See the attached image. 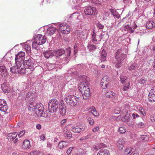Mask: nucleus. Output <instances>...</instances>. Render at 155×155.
Returning a JSON list of instances; mask_svg holds the SVG:
<instances>
[{"label": "nucleus", "instance_id": "1", "mask_svg": "<svg viewBox=\"0 0 155 155\" xmlns=\"http://www.w3.org/2000/svg\"><path fill=\"white\" fill-rule=\"evenodd\" d=\"M28 110L35 112L37 115L39 116H42L44 110L43 105L41 103H36L35 102H31L28 107Z\"/></svg>", "mask_w": 155, "mask_h": 155}, {"label": "nucleus", "instance_id": "2", "mask_svg": "<svg viewBox=\"0 0 155 155\" xmlns=\"http://www.w3.org/2000/svg\"><path fill=\"white\" fill-rule=\"evenodd\" d=\"M71 51V48L70 47L66 49L65 51L63 49H60L55 51L54 55L57 58H59L63 54H64V56L63 58V61L68 63L71 58L70 54Z\"/></svg>", "mask_w": 155, "mask_h": 155}, {"label": "nucleus", "instance_id": "3", "mask_svg": "<svg viewBox=\"0 0 155 155\" xmlns=\"http://www.w3.org/2000/svg\"><path fill=\"white\" fill-rule=\"evenodd\" d=\"M80 99L79 96H76L74 95H70L65 98L64 101L68 104L71 106H77L79 105Z\"/></svg>", "mask_w": 155, "mask_h": 155}, {"label": "nucleus", "instance_id": "4", "mask_svg": "<svg viewBox=\"0 0 155 155\" xmlns=\"http://www.w3.org/2000/svg\"><path fill=\"white\" fill-rule=\"evenodd\" d=\"M23 65L25 66L23 68H25V72L26 69L27 70L28 72L32 71H34L36 67L35 64V61L33 58H29L28 60H26L24 62Z\"/></svg>", "mask_w": 155, "mask_h": 155}, {"label": "nucleus", "instance_id": "5", "mask_svg": "<svg viewBox=\"0 0 155 155\" xmlns=\"http://www.w3.org/2000/svg\"><path fill=\"white\" fill-rule=\"evenodd\" d=\"M125 57V54L122 53L121 49H118L115 56L117 60L116 61V67L119 68L121 66L120 63L123 61Z\"/></svg>", "mask_w": 155, "mask_h": 155}, {"label": "nucleus", "instance_id": "6", "mask_svg": "<svg viewBox=\"0 0 155 155\" xmlns=\"http://www.w3.org/2000/svg\"><path fill=\"white\" fill-rule=\"evenodd\" d=\"M58 107V102L56 99L51 100L48 103V110L50 113L55 112Z\"/></svg>", "mask_w": 155, "mask_h": 155}, {"label": "nucleus", "instance_id": "7", "mask_svg": "<svg viewBox=\"0 0 155 155\" xmlns=\"http://www.w3.org/2000/svg\"><path fill=\"white\" fill-rule=\"evenodd\" d=\"M58 31L63 34H68L70 32V26L65 22L61 23L59 25V29Z\"/></svg>", "mask_w": 155, "mask_h": 155}, {"label": "nucleus", "instance_id": "8", "mask_svg": "<svg viewBox=\"0 0 155 155\" xmlns=\"http://www.w3.org/2000/svg\"><path fill=\"white\" fill-rule=\"evenodd\" d=\"M127 77L124 75H121L120 79L121 83L123 84L122 90L124 91H127L130 87V82L127 81Z\"/></svg>", "mask_w": 155, "mask_h": 155}, {"label": "nucleus", "instance_id": "9", "mask_svg": "<svg viewBox=\"0 0 155 155\" xmlns=\"http://www.w3.org/2000/svg\"><path fill=\"white\" fill-rule=\"evenodd\" d=\"M101 34H99L97 32H96L95 30L93 29L91 35V39L90 41L91 43L93 42L95 43L96 44H97L98 43V41L97 38L101 40Z\"/></svg>", "mask_w": 155, "mask_h": 155}, {"label": "nucleus", "instance_id": "10", "mask_svg": "<svg viewBox=\"0 0 155 155\" xmlns=\"http://www.w3.org/2000/svg\"><path fill=\"white\" fill-rule=\"evenodd\" d=\"M10 71L14 73L24 74L25 73V68H21L17 67L16 66H14L10 68Z\"/></svg>", "mask_w": 155, "mask_h": 155}, {"label": "nucleus", "instance_id": "11", "mask_svg": "<svg viewBox=\"0 0 155 155\" xmlns=\"http://www.w3.org/2000/svg\"><path fill=\"white\" fill-rule=\"evenodd\" d=\"M109 77L107 76H105L103 77L101 81V85L102 88L106 89L109 87Z\"/></svg>", "mask_w": 155, "mask_h": 155}, {"label": "nucleus", "instance_id": "12", "mask_svg": "<svg viewBox=\"0 0 155 155\" xmlns=\"http://www.w3.org/2000/svg\"><path fill=\"white\" fill-rule=\"evenodd\" d=\"M86 15H91L97 14V11L95 7L89 6L86 8L84 10Z\"/></svg>", "mask_w": 155, "mask_h": 155}, {"label": "nucleus", "instance_id": "13", "mask_svg": "<svg viewBox=\"0 0 155 155\" xmlns=\"http://www.w3.org/2000/svg\"><path fill=\"white\" fill-rule=\"evenodd\" d=\"M8 109V106L5 101L0 99V110L4 112H6Z\"/></svg>", "mask_w": 155, "mask_h": 155}, {"label": "nucleus", "instance_id": "14", "mask_svg": "<svg viewBox=\"0 0 155 155\" xmlns=\"http://www.w3.org/2000/svg\"><path fill=\"white\" fill-rule=\"evenodd\" d=\"M35 39L38 41L39 45H41L45 43L46 41L45 36L41 34L37 35V36L35 38Z\"/></svg>", "mask_w": 155, "mask_h": 155}, {"label": "nucleus", "instance_id": "15", "mask_svg": "<svg viewBox=\"0 0 155 155\" xmlns=\"http://www.w3.org/2000/svg\"><path fill=\"white\" fill-rule=\"evenodd\" d=\"M85 129V127L83 126H76L71 128V131L74 133H79Z\"/></svg>", "mask_w": 155, "mask_h": 155}, {"label": "nucleus", "instance_id": "16", "mask_svg": "<svg viewBox=\"0 0 155 155\" xmlns=\"http://www.w3.org/2000/svg\"><path fill=\"white\" fill-rule=\"evenodd\" d=\"M59 108L60 114L62 116L64 115L66 113V108L65 105L62 102H61L59 104Z\"/></svg>", "mask_w": 155, "mask_h": 155}, {"label": "nucleus", "instance_id": "17", "mask_svg": "<svg viewBox=\"0 0 155 155\" xmlns=\"http://www.w3.org/2000/svg\"><path fill=\"white\" fill-rule=\"evenodd\" d=\"M81 84L82 85H89L90 83V79L86 76H83L80 78Z\"/></svg>", "mask_w": 155, "mask_h": 155}, {"label": "nucleus", "instance_id": "18", "mask_svg": "<svg viewBox=\"0 0 155 155\" xmlns=\"http://www.w3.org/2000/svg\"><path fill=\"white\" fill-rule=\"evenodd\" d=\"M25 53L23 51H20L16 55L15 60L16 61H24L25 59Z\"/></svg>", "mask_w": 155, "mask_h": 155}, {"label": "nucleus", "instance_id": "19", "mask_svg": "<svg viewBox=\"0 0 155 155\" xmlns=\"http://www.w3.org/2000/svg\"><path fill=\"white\" fill-rule=\"evenodd\" d=\"M75 34L77 36L78 38H79L81 40L84 39L86 37L85 33L81 30H77L75 32Z\"/></svg>", "mask_w": 155, "mask_h": 155}, {"label": "nucleus", "instance_id": "20", "mask_svg": "<svg viewBox=\"0 0 155 155\" xmlns=\"http://www.w3.org/2000/svg\"><path fill=\"white\" fill-rule=\"evenodd\" d=\"M1 88L3 91L6 93H9L10 89L9 84L6 83H4L2 85Z\"/></svg>", "mask_w": 155, "mask_h": 155}, {"label": "nucleus", "instance_id": "21", "mask_svg": "<svg viewBox=\"0 0 155 155\" xmlns=\"http://www.w3.org/2000/svg\"><path fill=\"white\" fill-rule=\"evenodd\" d=\"M44 56L46 58H51L54 55V54L51 50L46 51L43 53Z\"/></svg>", "mask_w": 155, "mask_h": 155}, {"label": "nucleus", "instance_id": "22", "mask_svg": "<svg viewBox=\"0 0 155 155\" xmlns=\"http://www.w3.org/2000/svg\"><path fill=\"white\" fill-rule=\"evenodd\" d=\"M57 30V29L55 28L50 26L47 29L46 34L48 35H51L54 34Z\"/></svg>", "mask_w": 155, "mask_h": 155}, {"label": "nucleus", "instance_id": "23", "mask_svg": "<svg viewBox=\"0 0 155 155\" xmlns=\"http://www.w3.org/2000/svg\"><path fill=\"white\" fill-rule=\"evenodd\" d=\"M112 15L115 18L119 19L120 18V15L115 8H110L109 9Z\"/></svg>", "mask_w": 155, "mask_h": 155}, {"label": "nucleus", "instance_id": "24", "mask_svg": "<svg viewBox=\"0 0 155 155\" xmlns=\"http://www.w3.org/2000/svg\"><path fill=\"white\" fill-rule=\"evenodd\" d=\"M93 44L96 45L95 43L93 42L91 43V41H90L88 44L87 49L90 52H93L97 48L96 46Z\"/></svg>", "mask_w": 155, "mask_h": 155}, {"label": "nucleus", "instance_id": "25", "mask_svg": "<svg viewBox=\"0 0 155 155\" xmlns=\"http://www.w3.org/2000/svg\"><path fill=\"white\" fill-rule=\"evenodd\" d=\"M105 95L107 97H109L113 101L116 98L115 93L111 91H109L106 92Z\"/></svg>", "mask_w": 155, "mask_h": 155}, {"label": "nucleus", "instance_id": "26", "mask_svg": "<svg viewBox=\"0 0 155 155\" xmlns=\"http://www.w3.org/2000/svg\"><path fill=\"white\" fill-rule=\"evenodd\" d=\"M68 144V143L67 141H61L58 144V147L59 149H62L66 147Z\"/></svg>", "mask_w": 155, "mask_h": 155}, {"label": "nucleus", "instance_id": "27", "mask_svg": "<svg viewBox=\"0 0 155 155\" xmlns=\"http://www.w3.org/2000/svg\"><path fill=\"white\" fill-rule=\"evenodd\" d=\"M22 147L24 149H28L30 147V143L29 141L28 140L24 141L22 144Z\"/></svg>", "mask_w": 155, "mask_h": 155}, {"label": "nucleus", "instance_id": "28", "mask_svg": "<svg viewBox=\"0 0 155 155\" xmlns=\"http://www.w3.org/2000/svg\"><path fill=\"white\" fill-rule=\"evenodd\" d=\"M78 89L80 91L82 94L85 91L87 90V89H89V85H82V84H80V85L78 87Z\"/></svg>", "mask_w": 155, "mask_h": 155}, {"label": "nucleus", "instance_id": "29", "mask_svg": "<svg viewBox=\"0 0 155 155\" xmlns=\"http://www.w3.org/2000/svg\"><path fill=\"white\" fill-rule=\"evenodd\" d=\"M135 151V150L133 148L128 147L126 148L124 151L125 154L127 155H131Z\"/></svg>", "mask_w": 155, "mask_h": 155}, {"label": "nucleus", "instance_id": "30", "mask_svg": "<svg viewBox=\"0 0 155 155\" xmlns=\"http://www.w3.org/2000/svg\"><path fill=\"white\" fill-rule=\"evenodd\" d=\"M82 94L83 98L84 99H87L90 97L91 95L90 89H88L87 90L85 91H84L83 92V93H82Z\"/></svg>", "mask_w": 155, "mask_h": 155}, {"label": "nucleus", "instance_id": "31", "mask_svg": "<svg viewBox=\"0 0 155 155\" xmlns=\"http://www.w3.org/2000/svg\"><path fill=\"white\" fill-rule=\"evenodd\" d=\"M146 27L148 29H151L155 27V23L153 21H148L146 24Z\"/></svg>", "mask_w": 155, "mask_h": 155}, {"label": "nucleus", "instance_id": "32", "mask_svg": "<svg viewBox=\"0 0 155 155\" xmlns=\"http://www.w3.org/2000/svg\"><path fill=\"white\" fill-rule=\"evenodd\" d=\"M97 155H110L109 151L107 150L102 149L97 154Z\"/></svg>", "mask_w": 155, "mask_h": 155}, {"label": "nucleus", "instance_id": "33", "mask_svg": "<svg viewBox=\"0 0 155 155\" xmlns=\"http://www.w3.org/2000/svg\"><path fill=\"white\" fill-rule=\"evenodd\" d=\"M106 52L104 49H103L101 52V54L100 56V60L101 62L105 61L106 57Z\"/></svg>", "mask_w": 155, "mask_h": 155}, {"label": "nucleus", "instance_id": "34", "mask_svg": "<svg viewBox=\"0 0 155 155\" xmlns=\"http://www.w3.org/2000/svg\"><path fill=\"white\" fill-rule=\"evenodd\" d=\"M124 143V141L123 139L120 138L119 139L117 144L119 149H122L123 148Z\"/></svg>", "mask_w": 155, "mask_h": 155}, {"label": "nucleus", "instance_id": "35", "mask_svg": "<svg viewBox=\"0 0 155 155\" xmlns=\"http://www.w3.org/2000/svg\"><path fill=\"white\" fill-rule=\"evenodd\" d=\"M137 64L136 63H133L128 66V69L130 71L135 70L137 68Z\"/></svg>", "mask_w": 155, "mask_h": 155}, {"label": "nucleus", "instance_id": "36", "mask_svg": "<svg viewBox=\"0 0 155 155\" xmlns=\"http://www.w3.org/2000/svg\"><path fill=\"white\" fill-rule=\"evenodd\" d=\"M7 69L4 66L0 67V74L2 76H5L6 74Z\"/></svg>", "mask_w": 155, "mask_h": 155}, {"label": "nucleus", "instance_id": "37", "mask_svg": "<svg viewBox=\"0 0 155 155\" xmlns=\"http://www.w3.org/2000/svg\"><path fill=\"white\" fill-rule=\"evenodd\" d=\"M148 99L149 101L152 102L155 101V94L150 92L148 95Z\"/></svg>", "mask_w": 155, "mask_h": 155}, {"label": "nucleus", "instance_id": "38", "mask_svg": "<svg viewBox=\"0 0 155 155\" xmlns=\"http://www.w3.org/2000/svg\"><path fill=\"white\" fill-rule=\"evenodd\" d=\"M78 14L77 13H74L69 17L70 20L72 21L76 20L78 18Z\"/></svg>", "mask_w": 155, "mask_h": 155}, {"label": "nucleus", "instance_id": "39", "mask_svg": "<svg viewBox=\"0 0 155 155\" xmlns=\"http://www.w3.org/2000/svg\"><path fill=\"white\" fill-rule=\"evenodd\" d=\"M24 61H22L21 60L20 61H16L15 60V64H16V66H17V67L21 68H22V66H24L23 65L24 62Z\"/></svg>", "mask_w": 155, "mask_h": 155}, {"label": "nucleus", "instance_id": "40", "mask_svg": "<svg viewBox=\"0 0 155 155\" xmlns=\"http://www.w3.org/2000/svg\"><path fill=\"white\" fill-rule=\"evenodd\" d=\"M90 112H91L94 116L95 117L98 116L99 115L98 112L97 111L95 108L93 106L92 107L91 109Z\"/></svg>", "mask_w": 155, "mask_h": 155}, {"label": "nucleus", "instance_id": "41", "mask_svg": "<svg viewBox=\"0 0 155 155\" xmlns=\"http://www.w3.org/2000/svg\"><path fill=\"white\" fill-rule=\"evenodd\" d=\"M140 138L141 139L140 141L144 142L147 141L148 140V137L146 135H143L140 136Z\"/></svg>", "mask_w": 155, "mask_h": 155}, {"label": "nucleus", "instance_id": "42", "mask_svg": "<svg viewBox=\"0 0 155 155\" xmlns=\"http://www.w3.org/2000/svg\"><path fill=\"white\" fill-rule=\"evenodd\" d=\"M130 119V116L129 115H126L123 117L122 120L123 122H125L126 121H129Z\"/></svg>", "mask_w": 155, "mask_h": 155}, {"label": "nucleus", "instance_id": "43", "mask_svg": "<svg viewBox=\"0 0 155 155\" xmlns=\"http://www.w3.org/2000/svg\"><path fill=\"white\" fill-rule=\"evenodd\" d=\"M38 43V41L35 40L34 39V41L33 42L32 46L33 48H34L35 49H37V48L38 47V45H40Z\"/></svg>", "mask_w": 155, "mask_h": 155}, {"label": "nucleus", "instance_id": "44", "mask_svg": "<svg viewBox=\"0 0 155 155\" xmlns=\"http://www.w3.org/2000/svg\"><path fill=\"white\" fill-rule=\"evenodd\" d=\"M139 112L141 113V114L143 116L146 115L145 111L144 109L142 107H139Z\"/></svg>", "mask_w": 155, "mask_h": 155}, {"label": "nucleus", "instance_id": "45", "mask_svg": "<svg viewBox=\"0 0 155 155\" xmlns=\"http://www.w3.org/2000/svg\"><path fill=\"white\" fill-rule=\"evenodd\" d=\"M110 13L107 12H105L103 15V19L104 20H106L109 17Z\"/></svg>", "mask_w": 155, "mask_h": 155}, {"label": "nucleus", "instance_id": "46", "mask_svg": "<svg viewBox=\"0 0 155 155\" xmlns=\"http://www.w3.org/2000/svg\"><path fill=\"white\" fill-rule=\"evenodd\" d=\"M24 48L28 53H30L31 48L30 46L27 44H25Z\"/></svg>", "mask_w": 155, "mask_h": 155}, {"label": "nucleus", "instance_id": "47", "mask_svg": "<svg viewBox=\"0 0 155 155\" xmlns=\"http://www.w3.org/2000/svg\"><path fill=\"white\" fill-rule=\"evenodd\" d=\"M118 131L120 134L124 133L126 132L125 128L124 127H121L119 128Z\"/></svg>", "mask_w": 155, "mask_h": 155}, {"label": "nucleus", "instance_id": "48", "mask_svg": "<svg viewBox=\"0 0 155 155\" xmlns=\"http://www.w3.org/2000/svg\"><path fill=\"white\" fill-rule=\"evenodd\" d=\"M97 28L100 29H102L104 28V26L103 25L101 24L100 23H97L96 24Z\"/></svg>", "mask_w": 155, "mask_h": 155}, {"label": "nucleus", "instance_id": "49", "mask_svg": "<svg viewBox=\"0 0 155 155\" xmlns=\"http://www.w3.org/2000/svg\"><path fill=\"white\" fill-rule=\"evenodd\" d=\"M12 135V133H10L8 135L7 137L9 140L13 141L15 139L14 137Z\"/></svg>", "mask_w": 155, "mask_h": 155}, {"label": "nucleus", "instance_id": "50", "mask_svg": "<svg viewBox=\"0 0 155 155\" xmlns=\"http://www.w3.org/2000/svg\"><path fill=\"white\" fill-rule=\"evenodd\" d=\"M136 127H144L145 125L143 123L140 122L136 124Z\"/></svg>", "mask_w": 155, "mask_h": 155}, {"label": "nucleus", "instance_id": "51", "mask_svg": "<svg viewBox=\"0 0 155 155\" xmlns=\"http://www.w3.org/2000/svg\"><path fill=\"white\" fill-rule=\"evenodd\" d=\"M92 2L96 4L100 5L101 3V0H91Z\"/></svg>", "mask_w": 155, "mask_h": 155}, {"label": "nucleus", "instance_id": "52", "mask_svg": "<svg viewBox=\"0 0 155 155\" xmlns=\"http://www.w3.org/2000/svg\"><path fill=\"white\" fill-rule=\"evenodd\" d=\"M88 120L89 124L91 125H93L94 124V122L93 119L89 117L88 119Z\"/></svg>", "mask_w": 155, "mask_h": 155}, {"label": "nucleus", "instance_id": "53", "mask_svg": "<svg viewBox=\"0 0 155 155\" xmlns=\"http://www.w3.org/2000/svg\"><path fill=\"white\" fill-rule=\"evenodd\" d=\"M146 79L142 78L140 80L139 83L141 84H144L146 83Z\"/></svg>", "mask_w": 155, "mask_h": 155}, {"label": "nucleus", "instance_id": "54", "mask_svg": "<svg viewBox=\"0 0 155 155\" xmlns=\"http://www.w3.org/2000/svg\"><path fill=\"white\" fill-rule=\"evenodd\" d=\"M69 131L67 127H65L63 128V132L66 135Z\"/></svg>", "mask_w": 155, "mask_h": 155}, {"label": "nucleus", "instance_id": "55", "mask_svg": "<svg viewBox=\"0 0 155 155\" xmlns=\"http://www.w3.org/2000/svg\"><path fill=\"white\" fill-rule=\"evenodd\" d=\"M66 135L67 136V137L69 139L71 138L72 137V133L71 132L69 131L68 132Z\"/></svg>", "mask_w": 155, "mask_h": 155}, {"label": "nucleus", "instance_id": "56", "mask_svg": "<svg viewBox=\"0 0 155 155\" xmlns=\"http://www.w3.org/2000/svg\"><path fill=\"white\" fill-rule=\"evenodd\" d=\"M132 116L134 119H135L139 117L138 114L137 113H134L132 114Z\"/></svg>", "mask_w": 155, "mask_h": 155}, {"label": "nucleus", "instance_id": "57", "mask_svg": "<svg viewBox=\"0 0 155 155\" xmlns=\"http://www.w3.org/2000/svg\"><path fill=\"white\" fill-rule=\"evenodd\" d=\"M25 133V131L24 130L21 131L18 134L19 137H21Z\"/></svg>", "mask_w": 155, "mask_h": 155}, {"label": "nucleus", "instance_id": "58", "mask_svg": "<svg viewBox=\"0 0 155 155\" xmlns=\"http://www.w3.org/2000/svg\"><path fill=\"white\" fill-rule=\"evenodd\" d=\"M73 148L72 147H70L68 148L67 151V153L68 154H69L71 153V151L73 149Z\"/></svg>", "mask_w": 155, "mask_h": 155}, {"label": "nucleus", "instance_id": "59", "mask_svg": "<svg viewBox=\"0 0 155 155\" xmlns=\"http://www.w3.org/2000/svg\"><path fill=\"white\" fill-rule=\"evenodd\" d=\"M78 47L77 45H75L74 47V54L76 53L78 51Z\"/></svg>", "mask_w": 155, "mask_h": 155}, {"label": "nucleus", "instance_id": "60", "mask_svg": "<svg viewBox=\"0 0 155 155\" xmlns=\"http://www.w3.org/2000/svg\"><path fill=\"white\" fill-rule=\"evenodd\" d=\"M125 27L126 30H127V31H129L130 30V29H131V27L130 26H129V25H126Z\"/></svg>", "mask_w": 155, "mask_h": 155}, {"label": "nucleus", "instance_id": "61", "mask_svg": "<svg viewBox=\"0 0 155 155\" xmlns=\"http://www.w3.org/2000/svg\"><path fill=\"white\" fill-rule=\"evenodd\" d=\"M40 137V139L43 140H45V135H44V134H43L42 135H41Z\"/></svg>", "mask_w": 155, "mask_h": 155}, {"label": "nucleus", "instance_id": "62", "mask_svg": "<svg viewBox=\"0 0 155 155\" xmlns=\"http://www.w3.org/2000/svg\"><path fill=\"white\" fill-rule=\"evenodd\" d=\"M150 92L155 94V86H153Z\"/></svg>", "mask_w": 155, "mask_h": 155}, {"label": "nucleus", "instance_id": "63", "mask_svg": "<svg viewBox=\"0 0 155 155\" xmlns=\"http://www.w3.org/2000/svg\"><path fill=\"white\" fill-rule=\"evenodd\" d=\"M12 135L15 138L18 135V133L17 132H15L12 133Z\"/></svg>", "mask_w": 155, "mask_h": 155}, {"label": "nucleus", "instance_id": "64", "mask_svg": "<svg viewBox=\"0 0 155 155\" xmlns=\"http://www.w3.org/2000/svg\"><path fill=\"white\" fill-rule=\"evenodd\" d=\"M37 154V152L36 151H32L30 153L31 155H36Z\"/></svg>", "mask_w": 155, "mask_h": 155}]
</instances>
